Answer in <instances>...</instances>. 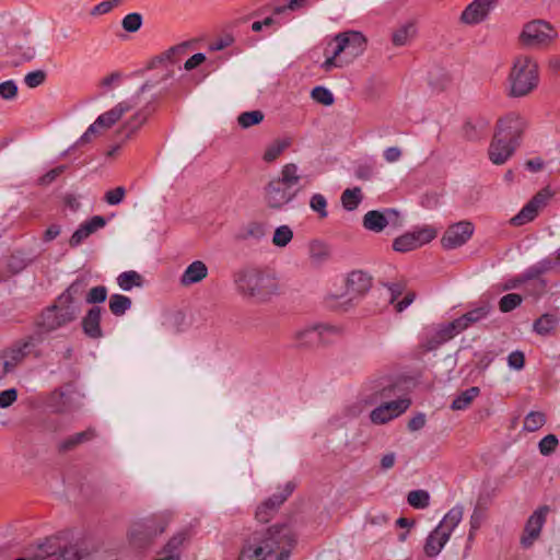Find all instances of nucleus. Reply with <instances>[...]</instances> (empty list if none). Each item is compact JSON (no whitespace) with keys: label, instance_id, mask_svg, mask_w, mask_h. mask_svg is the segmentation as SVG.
I'll return each instance as SVG.
<instances>
[{"label":"nucleus","instance_id":"39","mask_svg":"<svg viewBox=\"0 0 560 560\" xmlns=\"http://www.w3.org/2000/svg\"><path fill=\"white\" fill-rule=\"evenodd\" d=\"M558 324V317L555 314L546 313L534 322L533 329L541 336L550 334Z\"/></svg>","mask_w":560,"mask_h":560},{"label":"nucleus","instance_id":"15","mask_svg":"<svg viewBox=\"0 0 560 560\" xmlns=\"http://www.w3.org/2000/svg\"><path fill=\"white\" fill-rule=\"evenodd\" d=\"M526 127L527 122L523 116L517 113H509L498 120L495 133L520 145Z\"/></svg>","mask_w":560,"mask_h":560},{"label":"nucleus","instance_id":"35","mask_svg":"<svg viewBox=\"0 0 560 560\" xmlns=\"http://www.w3.org/2000/svg\"><path fill=\"white\" fill-rule=\"evenodd\" d=\"M464 515V508L460 504L454 505L441 520L436 528L452 536L454 529L462 522Z\"/></svg>","mask_w":560,"mask_h":560},{"label":"nucleus","instance_id":"38","mask_svg":"<svg viewBox=\"0 0 560 560\" xmlns=\"http://www.w3.org/2000/svg\"><path fill=\"white\" fill-rule=\"evenodd\" d=\"M187 44H180L174 47H171L168 50L164 51L160 56L154 57L148 68L153 69L156 68L159 65L170 62L172 65L176 63L177 61L174 59L175 55L177 54H184L186 51Z\"/></svg>","mask_w":560,"mask_h":560},{"label":"nucleus","instance_id":"3","mask_svg":"<svg viewBox=\"0 0 560 560\" xmlns=\"http://www.w3.org/2000/svg\"><path fill=\"white\" fill-rule=\"evenodd\" d=\"M368 46L366 37L358 31H346L337 34L325 48L326 59L322 69L330 71L342 68L362 56Z\"/></svg>","mask_w":560,"mask_h":560},{"label":"nucleus","instance_id":"5","mask_svg":"<svg viewBox=\"0 0 560 560\" xmlns=\"http://www.w3.org/2000/svg\"><path fill=\"white\" fill-rule=\"evenodd\" d=\"M234 282L238 293L258 302L267 301L278 292L276 279L258 269L238 271L234 277Z\"/></svg>","mask_w":560,"mask_h":560},{"label":"nucleus","instance_id":"13","mask_svg":"<svg viewBox=\"0 0 560 560\" xmlns=\"http://www.w3.org/2000/svg\"><path fill=\"white\" fill-rule=\"evenodd\" d=\"M436 235L438 231L433 226L423 225L396 237L393 242V249L407 253L430 243Z\"/></svg>","mask_w":560,"mask_h":560},{"label":"nucleus","instance_id":"1","mask_svg":"<svg viewBox=\"0 0 560 560\" xmlns=\"http://www.w3.org/2000/svg\"><path fill=\"white\" fill-rule=\"evenodd\" d=\"M295 536L287 524L255 530L243 542L237 560H287L295 545Z\"/></svg>","mask_w":560,"mask_h":560},{"label":"nucleus","instance_id":"43","mask_svg":"<svg viewBox=\"0 0 560 560\" xmlns=\"http://www.w3.org/2000/svg\"><path fill=\"white\" fill-rule=\"evenodd\" d=\"M108 306L115 316H121L131 307V299L116 293L110 295Z\"/></svg>","mask_w":560,"mask_h":560},{"label":"nucleus","instance_id":"60","mask_svg":"<svg viewBox=\"0 0 560 560\" xmlns=\"http://www.w3.org/2000/svg\"><path fill=\"white\" fill-rule=\"evenodd\" d=\"M126 195V189L121 186L116 187L115 189L106 191L104 196V200L110 206L119 205Z\"/></svg>","mask_w":560,"mask_h":560},{"label":"nucleus","instance_id":"28","mask_svg":"<svg viewBox=\"0 0 560 560\" xmlns=\"http://www.w3.org/2000/svg\"><path fill=\"white\" fill-rule=\"evenodd\" d=\"M102 307L94 305L83 316L81 325L83 332L91 339L103 337L101 328Z\"/></svg>","mask_w":560,"mask_h":560},{"label":"nucleus","instance_id":"7","mask_svg":"<svg viewBox=\"0 0 560 560\" xmlns=\"http://www.w3.org/2000/svg\"><path fill=\"white\" fill-rule=\"evenodd\" d=\"M170 524V516L162 514L136 522L129 529V541L136 548H144L163 534Z\"/></svg>","mask_w":560,"mask_h":560},{"label":"nucleus","instance_id":"56","mask_svg":"<svg viewBox=\"0 0 560 560\" xmlns=\"http://www.w3.org/2000/svg\"><path fill=\"white\" fill-rule=\"evenodd\" d=\"M107 299V289L104 285L92 288L85 295V302L89 304H100Z\"/></svg>","mask_w":560,"mask_h":560},{"label":"nucleus","instance_id":"40","mask_svg":"<svg viewBox=\"0 0 560 560\" xmlns=\"http://www.w3.org/2000/svg\"><path fill=\"white\" fill-rule=\"evenodd\" d=\"M117 284L124 291L142 287V277L135 270L124 271L117 277Z\"/></svg>","mask_w":560,"mask_h":560},{"label":"nucleus","instance_id":"18","mask_svg":"<svg viewBox=\"0 0 560 560\" xmlns=\"http://www.w3.org/2000/svg\"><path fill=\"white\" fill-rule=\"evenodd\" d=\"M387 225H401L399 213L395 209H385L384 211L371 210L363 217V226L372 232L380 233Z\"/></svg>","mask_w":560,"mask_h":560},{"label":"nucleus","instance_id":"41","mask_svg":"<svg viewBox=\"0 0 560 560\" xmlns=\"http://www.w3.org/2000/svg\"><path fill=\"white\" fill-rule=\"evenodd\" d=\"M487 518V509L477 504L469 518L468 540H472L477 530L482 526Z\"/></svg>","mask_w":560,"mask_h":560},{"label":"nucleus","instance_id":"16","mask_svg":"<svg viewBox=\"0 0 560 560\" xmlns=\"http://www.w3.org/2000/svg\"><path fill=\"white\" fill-rule=\"evenodd\" d=\"M475 226L469 221H459L444 232L441 244L445 249H455L466 244L472 236Z\"/></svg>","mask_w":560,"mask_h":560},{"label":"nucleus","instance_id":"22","mask_svg":"<svg viewBox=\"0 0 560 560\" xmlns=\"http://www.w3.org/2000/svg\"><path fill=\"white\" fill-rule=\"evenodd\" d=\"M154 110V101L148 102L145 105L138 108L133 115L121 125L118 135L124 139H129L145 124Z\"/></svg>","mask_w":560,"mask_h":560},{"label":"nucleus","instance_id":"63","mask_svg":"<svg viewBox=\"0 0 560 560\" xmlns=\"http://www.w3.org/2000/svg\"><path fill=\"white\" fill-rule=\"evenodd\" d=\"M18 94V85L13 80L0 83V96L4 100H13Z\"/></svg>","mask_w":560,"mask_h":560},{"label":"nucleus","instance_id":"32","mask_svg":"<svg viewBox=\"0 0 560 560\" xmlns=\"http://www.w3.org/2000/svg\"><path fill=\"white\" fill-rule=\"evenodd\" d=\"M450 538L451 536L435 527L425 539L423 547L425 556L429 558H435L442 551Z\"/></svg>","mask_w":560,"mask_h":560},{"label":"nucleus","instance_id":"33","mask_svg":"<svg viewBox=\"0 0 560 560\" xmlns=\"http://www.w3.org/2000/svg\"><path fill=\"white\" fill-rule=\"evenodd\" d=\"M208 276V267L201 260H195L187 266L180 276V284L189 287L191 284L202 281Z\"/></svg>","mask_w":560,"mask_h":560},{"label":"nucleus","instance_id":"61","mask_svg":"<svg viewBox=\"0 0 560 560\" xmlns=\"http://www.w3.org/2000/svg\"><path fill=\"white\" fill-rule=\"evenodd\" d=\"M67 170L66 165H59L38 178V184L42 186L50 185L52 182L57 179L65 171Z\"/></svg>","mask_w":560,"mask_h":560},{"label":"nucleus","instance_id":"45","mask_svg":"<svg viewBox=\"0 0 560 560\" xmlns=\"http://www.w3.org/2000/svg\"><path fill=\"white\" fill-rule=\"evenodd\" d=\"M289 145H290V140H288V139L276 140L275 142H272L271 144H269L266 148L264 156H262L264 161L267 163H271V162L276 161L280 156V154L287 148H289Z\"/></svg>","mask_w":560,"mask_h":560},{"label":"nucleus","instance_id":"26","mask_svg":"<svg viewBox=\"0 0 560 560\" xmlns=\"http://www.w3.org/2000/svg\"><path fill=\"white\" fill-rule=\"evenodd\" d=\"M75 392L71 384L66 385L65 387L55 389L49 398L48 406L57 413L68 412L73 409V396Z\"/></svg>","mask_w":560,"mask_h":560},{"label":"nucleus","instance_id":"44","mask_svg":"<svg viewBox=\"0 0 560 560\" xmlns=\"http://www.w3.org/2000/svg\"><path fill=\"white\" fill-rule=\"evenodd\" d=\"M362 200V192L359 187L348 188L341 194L342 207L348 211L355 210Z\"/></svg>","mask_w":560,"mask_h":560},{"label":"nucleus","instance_id":"51","mask_svg":"<svg viewBox=\"0 0 560 560\" xmlns=\"http://www.w3.org/2000/svg\"><path fill=\"white\" fill-rule=\"evenodd\" d=\"M559 446V440L557 435L550 433L544 436L538 442V451L542 456L552 455Z\"/></svg>","mask_w":560,"mask_h":560},{"label":"nucleus","instance_id":"47","mask_svg":"<svg viewBox=\"0 0 560 560\" xmlns=\"http://www.w3.org/2000/svg\"><path fill=\"white\" fill-rule=\"evenodd\" d=\"M285 12V7H276L272 10V14L270 16L265 18L261 21L262 28L268 30V34L276 32L281 25L282 21L280 16Z\"/></svg>","mask_w":560,"mask_h":560},{"label":"nucleus","instance_id":"50","mask_svg":"<svg viewBox=\"0 0 560 560\" xmlns=\"http://www.w3.org/2000/svg\"><path fill=\"white\" fill-rule=\"evenodd\" d=\"M262 120L264 114L260 110L244 112L237 117L238 125L244 129L258 125Z\"/></svg>","mask_w":560,"mask_h":560},{"label":"nucleus","instance_id":"34","mask_svg":"<svg viewBox=\"0 0 560 560\" xmlns=\"http://www.w3.org/2000/svg\"><path fill=\"white\" fill-rule=\"evenodd\" d=\"M371 285V277L361 270L350 272L347 278V291L349 294L361 295L368 292Z\"/></svg>","mask_w":560,"mask_h":560},{"label":"nucleus","instance_id":"10","mask_svg":"<svg viewBox=\"0 0 560 560\" xmlns=\"http://www.w3.org/2000/svg\"><path fill=\"white\" fill-rule=\"evenodd\" d=\"M397 393V384L388 375L369 380L360 393V400L365 405H376L394 397Z\"/></svg>","mask_w":560,"mask_h":560},{"label":"nucleus","instance_id":"55","mask_svg":"<svg viewBox=\"0 0 560 560\" xmlns=\"http://www.w3.org/2000/svg\"><path fill=\"white\" fill-rule=\"evenodd\" d=\"M310 207L313 211L317 212L319 218L324 219L328 215L327 200L322 194H314L310 200Z\"/></svg>","mask_w":560,"mask_h":560},{"label":"nucleus","instance_id":"20","mask_svg":"<svg viewBox=\"0 0 560 560\" xmlns=\"http://www.w3.org/2000/svg\"><path fill=\"white\" fill-rule=\"evenodd\" d=\"M34 337L30 336L15 342L11 348L2 353L4 373L12 372L32 351L35 346Z\"/></svg>","mask_w":560,"mask_h":560},{"label":"nucleus","instance_id":"53","mask_svg":"<svg viewBox=\"0 0 560 560\" xmlns=\"http://www.w3.org/2000/svg\"><path fill=\"white\" fill-rule=\"evenodd\" d=\"M523 302L522 295L517 293H509L503 295L499 301V308L502 313H509L515 310Z\"/></svg>","mask_w":560,"mask_h":560},{"label":"nucleus","instance_id":"54","mask_svg":"<svg viewBox=\"0 0 560 560\" xmlns=\"http://www.w3.org/2000/svg\"><path fill=\"white\" fill-rule=\"evenodd\" d=\"M142 21V15L140 13L132 12L122 19L121 26L126 32L135 33L140 30Z\"/></svg>","mask_w":560,"mask_h":560},{"label":"nucleus","instance_id":"17","mask_svg":"<svg viewBox=\"0 0 560 560\" xmlns=\"http://www.w3.org/2000/svg\"><path fill=\"white\" fill-rule=\"evenodd\" d=\"M370 413V419L374 424H384L404 413L410 406L409 399H396L382 401Z\"/></svg>","mask_w":560,"mask_h":560},{"label":"nucleus","instance_id":"30","mask_svg":"<svg viewBox=\"0 0 560 560\" xmlns=\"http://www.w3.org/2000/svg\"><path fill=\"white\" fill-rule=\"evenodd\" d=\"M491 312V305L489 303H482L481 305L468 311L460 317L453 320L458 334L466 330L468 327L486 318Z\"/></svg>","mask_w":560,"mask_h":560},{"label":"nucleus","instance_id":"21","mask_svg":"<svg viewBox=\"0 0 560 560\" xmlns=\"http://www.w3.org/2000/svg\"><path fill=\"white\" fill-rule=\"evenodd\" d=\"M548 194L539 191L510 220L513 226H522L532 222L539 210L547 203Z\"/></svg>","mask_w":560,"mask_h":560},{"label":"nucleus","instance_id":"9","mask_svg":"<svg viewBox=\"0 0 560 560\" xmlns=\"http://www.w3.org/2000/svg\"><path fill=\"white\" fill-rule=\"evenodd\" d=\"M556 37L557 32L549 23L534 20L524 25L520 42L526 48L539 49L548 46Z\"/></svg>","mask_w":560,"mask_h":560},{"label":"nucleus","instance_id":"4","mask_svg":"<svg viewBox=\"0 0 560 560\" xmlns=\"http://www.w3.org/2000/svg\"><path fill=\"white\" fill-rule=\"evenodd\" d=\"M539 81L537 60L528 55H518L513 59L508 75V95L514 98L525 97L538 88Z\"/></svg>","mask_w":560,"mask_h":560},{"label":"nucleus","instance_id":"23","mask_svg":"<svg viewBox=\"0 0 560 560\" xmlns=\"http://www.w3.org/2000/svg\"><path fill=\"white\" fill-rule=\"evenodd\" d=\"M293 490V482H287L284 489L280 493L273 494L257 508L256 520L260 523H267L276 510L291 495Z\"/></svg>","mask_w":560,"mask_h":560},{"label":"nucleus","instance_id":"64","mask_svg":"<svg viewBox=\"0 0 560 560\" xmlns=\"http://www.w3.org/2000/svg\"><path fill=\"white\" fill-rule=\"evenodd\" d=\"M265 235V226L258 222H252L247 225L244 236L260 240Z\"/></svg>","mask_w":560,"mask_h":560},{"label":"nucleus","instance_id":"42","mask_svg":"<svg viewBox=\"0 0 560 560\" xmlns=\"http://www.w3.org/2000/svg\"><path fill=\"white\" fill-rule=\"evenodd\" d=\"M416 33V26L413 23L408 22L401 25L393 33V44L395 46H405L409 43V40L413 37Z\"/></svg>","mask_w":560,"mask_h":560},{"label":"nucleus","instance_id":"62","mask_svg":"<svg viewBox=\"0 0 560 560\" xmlns=\"http://www.w3.org/2000/svg\"><path fill=\"white\" fill-rule=\"evenodd\" d=\"M234 40H235L234 36L230 33H226V34L222 35L221 37H219L218 39L211 42L209 44V49L211 51L223 50L226 47L231 46L234 43Z\"/></svg>","mask_w":560,"mask_h":560},{"label":"nucleus","instance_id":"49","mask_svg":"<svg viewBox=\"0 0 560 560\" xmlns=\"http://www.w3.org/2000/svg\"><path fill=\"white\" fill-rule=\"evenodd\" d=\"M407 502L415 509H425L430 504V495L425 490H412L407 495Z\"/></svg>","mask_w":560,"mask_h":560},{"label":"nucleus","instance_id":"29","mask_svg":"<svg viewBox=\"0 0 560 560\" xmlns=\"http://www.w3.org/2000/svg\"><path fill=\"white\" fill-rule=\"evenodd\" d=\"M189 539L187 529L175 533L162 547L160 555L171 560H182L185 542Z\"/></svg>","mask_w":560,"mask_h":560},{"label":"nucleus","instance_id":"25","mask_svg":"<svg viewBox=\"0 0 560 560\" xmlns=\"http://www.w3.org/2000/svg\"><path fill=\"white\" fill-rule=\"evenodd\" d=\"M518 145L494 133L489 145V159L495 165L504 164L515 152Z\"/></svg>","mask_w":560,"mask_h":560},{"label":"nucleus","instance_id":"52","mask_svg":"<svg viewBox=\"0 0 560 560\" xmlns=\"http://www.w3.org/2000/svg\"><path fill=\"white\" fill-rule=\"evenodd\" d=\"M293 237V232L289 225H280L276 229L272 243L278 247L287 246Z\"/></svg>","mask_w":560,"mask_h":560},{"label":"nucleus","instance_id":"48","mask_svg":"<svg viewBox=\"0 0 560 560\" xmlns=\"http://www.w3.org/2000/svg\"><path fill=\"white\" fill-rule=\"evenodd\" d=\"M101 128L102 126L97 125V119H95V121L88 127L85 132L77 140V142L72 147H70L66 152H63L62 155H66L70 150H73L74 148H79L90 143L95 137L98 136Z\"/></svg>","mask_w":560,"mask_h":560},{"label":"nucleus","instance_id":"24","mask_svg":"<svg viewBox=\"0 0 560 560\" xmlns=\"http://www.w3.org/2000/svg\"><path fill=\"white\" fill-rule=\"evenodd\" d=\"M499 0H474L462 12L460 21L468 25L481 23Z\"/></svg>","mask_w":560,"mask_h":560},{"label":"nucleus","instance_id":"31","mask_svg":"<svg viewBox=\"0 0 560 560\" xmlns=\"http://www.w3.org/2000/svg\"><path fill=\"white\" fill-rule=\"evenodd\" d=\"M85 278H77L61 294L57 296V302L65 305H75V303L84 295L88 288Z\"/></svg>","mask_w":560,"mask_h":560},{"label":"nucleus","instance_id":"14","mask_svg":"<svg viewBox=\"0 0 560 560\" xmlns=\"http://www.w3.org/2000/svg\"><path fill=\"white\" fill-rule=\"evenodd\" d=\"M458 331L453 320L450 323L431 325L423 329L421 335V347L425 351H433L453 339Z\"/></svg>","mask_w":560,"mask_h":560},{"label":"nucleus","instance_id":"19","mask_svg":"<svg viewBox=\"0 0 560 560\" xmlns=\"http://www.w3.org/2000/svg\"><path fill=\"white\" fill-rule=\"evenodd\" d=\"M548 513L549 506L542 505L534 511L533 514L528 517L524 527L523 535L521 537L522 547L529 548L538 539L542 526L546 523Z\"/></svg>","mask_w":560,"mask_h":560},{"label":"nucleus","instance_id":"27","mask_svg":"<svg viewBox=\"0 0 560 560\" xmlns=\"http://www.w3.org/2000/svg\"><path fill=\"white\" fill-rule=\"evenodd\" d=\"M106 225V220L102 215H94L90 220L81 223L79 228L73 232L69 240L71 247H78L86 240L90 235L95 233L97 230L103 229Z\"/></svg>","mask_w":560,"mask_h":560},{"label":"nucleus","instance_id":"59","mask_svg":"<svg viewBox=\"0 0 560 560\" xmlns=\"http://www.w3.org/2000/svg\"><path fill=\"white\" fill-rule=\"evenodd\" d=\"M121 0H105L92 8L90 14L92 16L103 15L110 12L114 8L118 7Z\"/></svg>","mask_w":560,"mask_h":560},{"label":"nucleus","instance_id":"46","mask_svg":"<svg viewBox=\"0 0 560 560\" xmlns=\"http://www.w3.org/2000/svg\"><path fill=\"white\" fill-rule=\"evenodd\" d=\"M546 423V416L540 411H530L526 415L523 423V430L527 432H535L544 427Z\"/></svg>","mask_w":560,"mask_h":560},{"label":"nucleus","instance_id":"37","mask_svg":"<svg viewBox=\"0 0 560 560\" xmlns=\"http://www.w3.org/2000/svg\"><path fill=\"white\" fill-rule=\"evenodd\" d=\"M480 394V388L477 386L469 387L463 390L458 396L454 398L452 401L451 408L453 410H465L471 401L478 397Z\"/></svg>","mask_w":560,"mask_h":560},{"label":"nucleus","instance_id":"58","mask_svg":"<svg viewBox=\"0 0 560 560\" xmlns=\"http://www.w3.org/2000/svg\"><path fill=\"white\" fill-rule=\"evenodd\" d=\"M46 80V72L44 70H35L28 72L24 77V83L30 89H35L42 85Z\"/></svg>","mask_w":560,"mask_h":560},{"label":"nucleus","instance_id":"6","mask_svg":"<svg viewBox=\"0 0 560 560\" xmlns=\"http://www.w3.org/2000/svg\"><path fill=\"white\" fill-rule=\"evenodd\" d=\"M342 332L341 327L314 323L306 324L296 328L292 332L294 345L300 348H312L322 343L331 342L334 337H339Z\"/></svg>","mask_w":560,"mask_h":560},{"label":"nucleus","instance_id":"57","mask_svg":"<svg viewBox=\"0 0 560 560\" xmlns=\"http://www.w3.org/2000/svg\"><path fill=\"white\" fill-rule=\"evenodd\" d=\"M314 101L323 105H331L334 103L332 93L324 86H315L311 93Z\"/></svg>","mask_w":560,"mask_h":560},{"label":"nucleus","instance_id":"2","mask_svg":"<svg viewBox=\"0 0 560 560\" xmlns=\"http://www.w3.org/2000/svg\"><path fill=\"white\" fill-rule=\"evenodd\" d=\"M301 179L300 168L295 163L284 164L264 188L266 205L273 210L284 209L300 194Z\"/></svg>","mask_w":560,"mask_h":560},{"label":"nucleus","instance_id":"12","mask_svg":"<svg viewBox=\"0 0 560 560\" xmlns=\"http://www.w3.org/2000/svg\"><path fill=\"white\" fill-rule=\"evenodd\" d=\"M151 88H153V84L150 82L142 84L136 94L117 103L113 108L101 114L96 118L97 125H101L104 129H109L113 127L125 114L140 105V95Z\"/></svg>","mask_w":560,"mask_h":560},{"label":"nucleus","instance_id":"11","mask_svg":"<svg viewBox=\"0 0 560 560\" xmlns=\"http://www.w3.org/2000/svg\"><path fill=\"white\" fill-rule=\"evenodd\" d=\"M51 557V560H80L82 551L78 544L61 548L58 537H48L38 545V551L34 557H21L15 560H39Z\"/></svg>","mask_w":560,"mask_h":560},{"label":"nucleus","instance_id":"36","mask_svg":"<svg viewBox=\"0 0 560 560\" xmlns=\"http://www.w3.org/2000/svg\"><path fill=\"white\" fill-rule=\"evenodd\" d=\"M96 436L94 429L89 428L82 432L72 434L59 443L60 452H68L77 447L78 445L92 441Z\"/></svg>","mask_w":560,"mask_h":560},{"label":"nucleus","instance_id":"8","mask_svg":"<svg viewBox=\"0 0 560 560\" xmlns=\"http://www.w3.org/2000/svg\"><path fill=\"white\" fill-rule=\"evenodd\" d=\"M78 313L77 305H65L56 300L54 304L43 310L37 326L45 332H52L75 320Z\"/></svg>","mask_w":560,"mask_h":560}]
</instances>
